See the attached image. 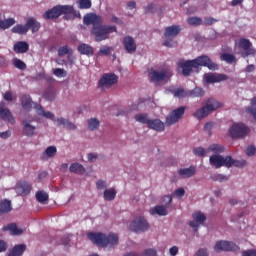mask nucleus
Returning <instances> with one entry per match:
<instances>
[{"instance_id": "f257e3e1", "label": "nucleus", "mask_w": 256, "mask_h": 256, "mask_svg": "<svg viewBox=\"0 0 256 256\" xmlns=\"http://www.w3.org/2000/svg\"><path fill=\"white\" fill-rule=\"evenodd\" d=\"M84 24L93 25L91 33L96 43L109 39L110 33L117 32V26L101 25V17L97 16V14L86 15L84 17Z\"/></svg>"}, {"instance_id": "f03ea898", "label": "nucleus", "mask_w": 256, "mask_h": 256, "mask_svg": "<svg viewBox=\"0 0 256 256\" xmlns=\"http://www.w3.org/2000/svg\"><path fill=\"white\" fill-rule=\"evenodd\" d=\"M199 67H208L211 71L219 69V65L213 63L208 56H200L194 60L179 59L177 62V70L181 71L184 77H189L193 73V69H199Z\"/></svg>"}, {"instance_id": "7ed1b4c3", "label": "nucleus", "mask_w": 256, "mask_h": 256, "mask_svg": "<svg viewBox=\"0 0 256 256\" xmlns=\"http://www.w3.org/2000/svg\"><path fill=\"white\" fill-rule=\"evenodd\" d=\"M87 237L98 247H117L119 245V235L113 232L108 235L101 232H90L87 234Z\"/></svg>"}, {"instance_id": "20e7f679", "label": "nucleus", "mask_w": 256, "mask_h": 256, "mask_svg": "<svg viewBox=\"0 0 256 256\" xmlns=\"http://www.w3.org/2000/svg\"><path fill=\"white\" fill-rule=\"evenodd\" d=\"M220 107L222 106L219 101L210 98L208 99L206 105L194 112L193 115L196 119H199V121H201V119H205V117H207L209 113H211L212 111H217V109H219Z\"/></svg>"}, {"instance_id": "39448f33", "label": "nucleus", "mask_w": 256, "mask_h": 256, "mask_svg": "<svg viewBox=\"0 0 256 256\" xmlns=\"http://www.w3.org/2000/svg\"><path fill=\"white\" fill-rule=\"evenodd\" d=\"M173 77V70L169 67L163 68L160 72L151 69L148 73V78L151 81V83H161L163 81H169Z\"/></svg>"}, {"instance_id": "423d86ee", "label": "nucleus", "mask_w": 256, "mask_h": 256, "mask_svg": "<svg viewBox=\"0 0 256 256\" xmlns=\"http://www.w3.org/2000/svg\"><path fill=\"white\" fill-rule=\"evenodd\" d=\"M250 129L244 123H234L229 129V134L232 139H243V137H247L250 133Z\"/></svg>"}, {"instance_id": "0eeeda50", "label": "nucleus", "mask_w": 256, "mask_h": 256, "mask_svg": "<svg viewBox=\"0 0 256 256\" xmlns=\"http://www.w3.org/2000/svg\"><path fill=\"white\" fill-rule=\"evenodd\" d=\"M229 161H231V156L223 157L219 154H214L209 158L210 165H213L215 169H221V167H227V169H231V164Z\"/></svg>"}, {"instance_id": "6e6552de", "label": "nucleus", "mask_w": 256, "mask_h": 256, "mask_svg": "<svg viewBox=\"0 0 256 256\" xmlns=\"http://www.w3.org/2000/svg\"><path fill=\"white\" fill-rule=\"evenodd\" d=\"M185 115V106H181L177 109L172 110L169 115L166 117L165 125L166 127H171L175 123H179L180 119H183Z\"/></svg>"}, {"instance_id": "1a4fd4ad", "label": "nucleus", "mask_w": 256, "mask_h": 256, "mask_svg": "<svg viewBox=\"0 0 256 256\" xmlns=\"http://www.w3.org/2000/svg\"><path fill=\"white\" fill-rule=\"evenodd\" d=\"M239 49H243L244 51L240 53L241 57L245 59V57H249L252 55H256V50L253 48V43H251L250 39L247 38H240L238 41Z\"/></svg>"}, {"instance_id": "9d476101", "label": "nucleus", "mask_w": 256, "mask_h": 256, "mask_svg": "<svg viewBox=\"0 0 256 256\" xmlns=\"http://www.w3.org/2000/svg\"><path fill=\"white\" fill-rule=\"evenodd\" d=\"M181 33V27L177 25L169 26L165 28L164 37L167 39L163 42L164 47H173V37H177Z\"/></svg>"}, {"instance_id": "9b49d317", "label": "nucleus", "mask_w": 256, "mask_h": 256, "mask_svg": "<svg viewBox=\"0 0 256 256\" xmlns=\"http://www.w3.org/2000/svg\"><path fill=\"white\" fill-rule=\"evenodd\" d=\"M119 81V77L113 73H105L102 75L98 82V87L100 89H111L115 83Z\"/></svg>"}, {"instance_id": "f8f14e48", "label": "nucleus", "mask_w": 256, "mask_h": 256, "mask_svg": "<svg viewBox=\"0 0 256 256\" xmlns=\"http://www.w3.org/2000/svg\"><path fill=\"white\" fill-rule=\"evenodd\" d=\"M149 229V223L145 217H138L130 224V231L134 233H143Z\"/></svg>"}, {"instance_id": "ddd939ff", "label": "nucleus", "mask_w": 256, "mask_h": 256, "mask_svg": "<svg viewBox=\"0 0 256 256\" xmlns=\"http://www.w3.org/2000/svg\"><path fill=\"white\" fill-rule=\"evenodd\" d=\"M214 250L216 253H221V251H239V247L234 242L220 240L214 246Z\"/></svg>"}, {"instance_id": "4468645a", "label": "nucleus", "mask_w": 256, "mask_h": 256, "mask_svg": "<svg viewBox=\"0 0 256 256\" xmlns=\"http://www.w3.org/2000/svg\"><path fill=\"white\" fill-rule=\"evenodd\" d=\"M0 117L6 123H10V125H15V118L13 117V114H11V111L6 108V104L4 101L0 102Z\"/></svg>"}, {"instance_id": "2eb2a0df", "label": "nucleus", "mask_w": 256, "mask_h": 256, "mask_svg": "<svg viewBox=\"0 0 256 256\" xmlns=\"http://www.w3.org/2000/svg\"><path fill=\"white\" fill-rule=\"evenodd\" d=\"M192 217L194 220L190 221L189 225L194 229V231H197L199 229V225H203L204 222L207 221V217L201 212H195Z\"/></svg>"}, {"instance_id": "dca6fc26", "label": "nucleus", "mask_w": 256, "mask_h": 256, "mask_svg": "<svg viewBox=\"0 0 256 256\" xmlns=\"http://www.w3.org/2000/svg\"><path fill=\"white\" fill-rule=\"evenodd\" d=\"M32 186L29 182L25 180H21L17 182L15 190L19 195H22V197H27L31 193Z\"/></svg>"}, {"instance_id": "f3484780", "label": "nucleus", "mask_w": 256, "mask_h": 256, "mask_svg": "<svg viewBox=\"0 0 256 256\" xmlns=\"http://www.w3.org/2000/svg\"><path fill=\"white\" fill-rule=\"evenodd\" d=\"M122 43L126 53L132 55V53H135V51H137V43L135 42V39L133 37L125 36Z\"/></svg>"}, {"instance_id": "a211bd4d", "label": "nucleus", "mask_w": 256, "mask_h": 256, "mask_svg": "<svg viewBox=\"0 0 256 256\" xmlns=\"http://www.w3.org/2000/svg\"><path fill=\"white\" fill-rule=\"evenodd\" d=\"M204 80L207 83H221V81H227V75L206 73L204 74Z\"/></svg>"}, {"instance_id": "6ab92c4d", "label": "nucleus", "mask_w": 256, "mask_h": 256, "mask_svg": "<svg viewBox=\"0 0 256 256\" xmlns=\"http://www.w3.org/2000/svg\"><path fill=\"white\" fill-rule=\"evenodd\" d=\"M34 109L40 117H45L46 119H51V121H55L57 123V119H55V114L49 111H45L41 104H34Z\"/></svg>"}, {"instance_id": "aec40b11", "label": "nucleus", "mask_w": 256, "mask_h": 256, "mask_svg": "<svg viewBox=\"0 0 256 256\" xmlns=\"http://www.w3.org/2000/svg\"><path fill=\"white\" fill-rule=\"evenodd\" d=\"M22 125H23V135H25L26 137H33V135H35V129H37V127L31 124V120L24 119L22 121Z\"/></svg>"}, {"instance_id": "412c9836", "label": "nucleus", "mask_w": 256, "mask_h": 256, "mask_svg": "<svg viewBox=\"0 0 256 256\" xmlns=\"http://www.w3.org/2000/svg\"><path fill=\"white\" fill-rule=\"evenodd\" d=\"M147 127L148 129H153V131H157L158 133L165 131V123L160 119H150Z\"/></svg>"}, {"instance_id": "4be33fe9", "label": "nucleus", "mask_w": 256, "mask_h": 256, "mask_svg": "<svg viewBox=\"0 0 256 256\" xmlns=\"http://www.w3.org/2000/svg\"><path fill=\"white\" fill-rule=\"evenodd\" d=\"M26 28L28 31H32V33H37L41 29V23L34 17H30L26 19Z\"/></svg>"}, {"instance_id": "5701e85b", "label": "nucleus", "mask_w": 256, "mask_h": 256, "mask_svg": "<svg viewBox=\"0 0 256 256\" xmlns=\"http://www.w3.org/2000/svg\"><path fill=\"white\" fill-rule=\"evenodd\" d=\"M197 173V168L195 166H190L189 168H181L178 170V175L182 177V179H189L193 177Z\"/></svg>"}, {"instance_id": "b1692460", "label": "nucleus", "mask_w": 256, "mask_h": 256, "mask_svg": "<svg viewBox=\"0 0 256 256\" xmlns=\"http://www.w3.org/2000/svg\"><path fill=\"white\" fill-rule=\"evenodd\" d=\"M13 51L17 54H24L29 51V43L26 41H18L13 45Z\"/></svg>"}, {"instance_id": "393cba45", "label": "nucleus", "mask_w": 256, "mask_h": 256, "mask_svg": "<svg viewBox=\"0 0 256 256\" xmlns=\"http://www.w3.org/2000/svg\"><path fill=\"white\" fill-rule=\"evenodd\" d=\"M56 125L58 127H65L69 131H75V129H77V126L73 122L65 118H57Z\"/></svg>"}, {"instance_id": "a878e982", "label": "nucleus", "mask_w": 256, "mask_h": 256, "mask_svg": "<svg viewBox=\"0 0 256 256\" xmlns=\"http://www.w3.org/2000/svg\"><path fill=\"white\" fill-rule=\"evenodd\" d=\"M20 101L22 108L25 109V111H31V109H33V99H31L29 94L22 95Z\"/></svg>"}, {"instance_id": "bb28decb", "label": "nucleus", "mask_w": 256, "mask_h": 256, "mask_svg": "<svg viewBox=\"0 0 256 256\" xmlns=\"http://www.w3.org/2000/svg\"><path fill=\"white\" fill-rule=\"evenodd\" d=\"M61 17V12H59V6H54L53 8L47 10L44 14V19H59Z\"/></svg>"}, {"instance_id": "cd10ccee", "label": "nucleus", "mask_w": 256, "mask_h": 256, "mask_svg": "<svg viewBox=\"0 0 256 256\" xmlns=\"http://www.w3.org/2000/svg\"><path fill=\"white\" fill-rule=\"evenodd\" d=\"M77 50L80 53V55H86L87 57L93 56L94 53V50L91 47V45L86 43L78 45Z\"/></svg>"}, {"instance_id": "c85d7f7f", "label": "nucleus", "mask_w": 256, "mask_h": 256, "mask_svg": "<svg viewBox=\"0 0 256 256\" xmlns=\"http://www.w3.org/2000/svg\"><path fill=\"white\" fill-rule=\"evenodd\" d=\"M27 250V246L25 244L15 245L10 251L9 256H21Z\"/></svg>"}, {"instance_id": "c756f323", "label": "nucleus", "mask_w": 256, "mask_h": 256, "mask_svg": "<svg viewBox=\"0 0 256 256\" xmlns=\"http://www.w3.org/2000/svg\"><path fill=\"white\" fill-rule=\"evenodd\" d=\"M2 231H9L10 235H22L23 230L17 228L16 223H10L2 228Z\"/></svg>"}, {"instance_id": "7c9ffc66", "label": "nucleus", "mask_w": 256, "mask_h": 256, "mask_svg": "<svg viewBox=\"0 0 256 256\" xmlns=\"http://www.w3.org/2000/svg\"><path fill=\"white\" fill-rule=\"evenodd\" d=\"M150 215H159L165 217L167 215V207L164 205H158L150 209Z\"/></svg>"}, {"instance_id": "2f4dec72", "label": "nucleus", "mask_w": 256, "mask_h": 256, "mask_svg": "<svg viewBox=\"0 0 256 256\" xmlns=\"http://www.w3.org/2000/svg\"><path fill=\"white\" fill-rule=\"evenodd\" d=\"M55 155H57V147L55 146H49L46 148V150L42 153L41 155V159L45 160L47 158L52 159V157H54Z\"/></svg>"}, {"instance_id": "473e14b6", "label": "nucleus", "mask_w": 256, "mask_h": 256, "mask_svg": "<svg viewBox=\"0 0 256 256\" xmlns=\"http://www.w3.org/2000/svg\"><path fill=\"white\" fill-rule=\"evenodd\" d=\"M208 153L212 152L215 155H221V153H225V146H223L222 144H211L208 148H207Z\"/></svg>"}, {"instance_id": "72a5a7b5", "label": "nucleus", "mask_w": 256, "mask_h": 256, "mask_svg": "<svg viewBox=\"0 0 256 256\" xmlns=\"http://www.w3.org/2000/svg\"><path fill=\"white\" fill-rule=\"evenodd\" d=\"M70 173H75L76 175H83L85 173V167L79 163H73L70 165Z\"/></svg>"}, {"instance_id": "f704fd0d", "label": "nucleus", "mask_w": 256, "mask_h": 256, "mask_svg": "<svg viewBox=\"0 0 256 256\" xmlns=\"http://www.w3.org/2000/svg\"><path fill=\"white\" fill-rule=\"evenodd\" d=\"M58 10L60 12V16L61 15H73V13H75V9L71 5H63V6L58 5Z\"/></svg>"}, {"instance_id": "c9c22d12", "label": "nucleus", "mask_w": 256, "mask_h": 256, "mask_svg": "<svg viewBox=\"0 0 256 256\" xmlns=\"http://www.w3.org/2000/svg\"><path fill=\"white\" fill-rule=\"evenodd\" d=\"M11 32L16 33L18 35H27V33H28L27 24H25V25L18 24L16 26L12 27Z\"/></svg>"}, {"instance_id": "e433bc0d", "label": "nucleus", "mask_w": 256, "mask_h": 256, "mask_svg": "<svg viewBox=\"0 0 256 256\" xmlns=\"http://www.w3.org/2000/svg\"><path fill=\"white\" fill-rule=\"evenodd\" d=\"M134 119L138 123H142V125H149V122L151 121V119H149V115L145 113L136 114Z\"/></svg>"}, {"instance_id": "4c0bfd02", "label": "nucleus", "mask_w": 256, "mask_h": 256, "mask_svg": "<svg viewBox=\"0 0 256 256\" xmlns=\"http://www.w3.org/2000/svg\"><path fill=\"white\" fill-rule=\"evenodd\" d=\"M117 197V191L114 188L106 189L104 191V200L113 201Z\"/></svg>"}, {"instance_id": "58836bf2", "label": "nucleus", "mask_w": 256, "mask_h": 256, "mask_svg": "<svg viewBox=\"0 0 256 256\" xmlns=\"http://www.w3.org/2000/svg\"><path fill=\"white\" fill-rule=\"evenodd\" d=\"M221 61H225V63H228L229 65L235 63L237 61V58L233 54L229 53H223L220 56Z\"/></svg>"}, {"instance_id": "ea45409f", "label": "nucleus", "mask_w": 256, "mask_h": 256, "mask_svg": "<svg viewBox=\"0 0 256 256\" xmlns=\"http://www.w3.org/2000/svg\"><path fill=\"white\" fill-rule=\"evenodd\" d=\"M36 199L38 203L45 204L47 201H49V194H47L45 191H38L36 192Z\"/></svg>"}, {"instance_id": "a19ab883", "label": "nucleus", "mask_w": 256, "mask_h": 256, "mask_svg": "<svg viewBox=\"0 0 256 256\" xmlns=\"http://www.w3.org/2000/svg\"><path fill=\"white\" fill-rule=\"evenodd\" d=\"M230 167H238L239 169H243V167L247 166L246 160H235L233 157L230 156Z\"/></svg>"}, {"instance_id": "79ce46f5", "label": "nucleus", "mask_w": 256, "mask_h": 256, "mask_svg": "<svg viewBox=\"0 0 256 256\" xmlns=\"http://www.w3.org/2000/svg\"><path fill=\"white\" fill-rule=\"evenodd\" d=\"M9 211H11V201L3 200L0 203V215H3V213H9Z\"/></svg>"}, {"instance_id": "37998d69", "label": "nucleus", "mask_w": 256, "mask_h": 256, "mask_svg": "<svg viewBox=\"0 0 256 256\" xmlns=\"http://www.w3.org/2000/svg\"><path fill=\"white\" fill-rule=\"evenodd\" d=\"M55 96H56L55 88L48 87L47 90L44 93V98L47 101H55Z\"/></svg>"}, {"instance_id": "c03bdc74", "label": "nucleus", "mask_w": 256, "mask_h": 256, "mask_svg": "<svg viewBox=\"0 0 256 256\" xmlns=\"http://www.w3.org/2000/svg\"><path fill=\"white\" fill-rule=\"evenodd\" d=\"M12 63H13V66L16 69H19L20 71H25V69H27V64L19 58H14Z\"/></svg>"}, {"instance_id": "a18cd8bd", "label": "nucleus", "mask_w": 256, "mask_h": 256, "mask_svg": "<svg viewBox=\"0 0 256 256\" xmlns=\"http://www.w3.org/2000/svg\"><path fill=\"white\" fill-rule=\"evenodd\" d=\"M203 95H205V91L199 87L188 92V97H203Z\"/></svg>"}, {"instance_id": "49530a36", "label": "nucleus", "mask_w": 256, "mask_h": 256, "mask_svg": "<svg viewBox=\"0 0 256 256\" xmlns=\"http://www.w3.org/2000/svg\"><path fill=\"white\" fill-rule=\"evenodd\" d=\"M187 23L190 24L192 27H199V25H203V19L199 17H189L187 19Z\"/></svg>"}, {"instance_id": "de8ad7c7", "label": "nucleus", "mask_w": 256, "mask_h": 256, "mask_svg": "<svg viewBox=\"0 0 256 256\" xmlns=\"http://www.w3.org/2000/svg\"><path fill=\"white\" fill-rule=\"evenodd\" d=\"M99 125H101V122L97 118H91L88 120V129L90 131H95V129H99Z\"/></svg>"}, {"instance_id": "09e8293b", "label": "nucleus", "mask_w": 256, "mask_h": 256, "mask_svg": "<svg viewBox=\"0 0 256 256\" xmlns=\"http://www.w3.org/2000/svg\"><path fill=\"white\" fill-rule=\"evenodd\" d=\"M14 24H15L14 18H8L5 20H2L0 24V29H9V27H13Z\"/></svg>"}, {"instance_id": "8fccbe9b", "label": "nucleus", "mask_w": 256, "mask_h": 256, "mask_svg": "<svg viewBox=\"0 0 256 256\" xmlns=\"http://www.w3.org/2000/svg\"><path fill=\"white\" fill-rule=\"evenodd\" d=\"M59 57H63V55H73V50L69 48V46H62L58 49Z\"/></svg>"}, {"instance_id": "3c124183", "label": "nucleus", "mask_w": 256, "mask_h": 256, "mask_svg": "<svg viewBox=\"0 0 256 256\" xmlns=\"http://www.w3.org/2000/svg\"><path fill=\"white\" fill-rule=\"evenodd\" d=\"M111 51H114L113 47L102 46L98 51V55L108 56V55H111Z\"/></svg>"}, {"instance_id": "603ef678", "label": "nucleus", "mask_w": 256, "mask_h": 256, "mask_svg": "<svg viewBox=\"0 0 256 256\" xmlns=\"http://www.w3.org/2000/svg\"><path fill=\"white\" fill-rule=\"evenodd\" d=\"M193 153L196 157H205V154L209 153L207 149L205 150L203 147H197L193 149Z\"/></svg>"}, {"instance_id": "864d4df0", "label": "nucleus", "mask_w": 256, "mask_h": 256, "mask_svg": "<svg viewBox=\"0 0 256 256\" xmlns=\"http://www.w3.org/2000/svg\"><path fill=\"white\" fill-rule=\"evenodd\" d=\"M173 93H174V97H179V98L189 97V92H185V90L182 88H178V89L174 90Z\"/></svg>"}, {"instance_id": "5fc2aeb1", "label": "nucleus", "mask_w": 256, "mask_h": 256, "mask_svg": "<svg viewBox=\"0 0 256 256\" xmlns=\"http://www.w3.org/2000/svg\"><path fill=\"white\" fill-rule=\"evenodd\" d=\"M53 75H55V77H67V71L63 68H56L53 70Z\"/></svg>"}, {"instance_id": "6e6d98bb", "label": "nucleus", "mask_w": 256, "mask_h": 256, "mask_svg": "<svg viewBox=\"0 0 256 256\" xmlns=\"http://www.w3.org/2000/svg\"><path fill=\"white\" fill-rule=\"evenodd\" d=\"M91 0H80L79 9H91Z\"/></svg>"}, {"instance_id": "4d7b16f0", "label": "nucleus", "mask_w": 256, "mask_h": 256, "mask_svg": "<svg viewBox=\"0 0 256 256\" xmlns=\"http://www.w3.org/2000/svg\"><path fill=\"white\" fill-rule=\"evenodd\" d=\"M162 203L164 207H171V203H173V197H171V195L163 196Z\"/></svg>"}, {"instance_id": "13d9d810", "label": "nucleus", "mask_w": 256, "mask_h": 256, "mask_svg": "<svg viewBox=\"0 0 256 256\" xmlns=\"http://www.w3.org/2000/svg\"><path fill=\"white\" fill-rule=\"evenodd\" d=\"M140 256H157V250L153 249V248H148L146 250H144Z\"/></svg>"}, {"instance_id": "bf43d9fd", "label": "nucleus", "mask_w": 256, "mask_h": 256, "mask_svg": "<svg viewBox=\"0 0 256 256\" xmlns=\"http://www.w3.org/2000/svg\"><path fill=\"white\" fill-rule=\"evenodd\" d=\"M213 181H219V183H223V181H227V176L223 174H214L211 176Z\"/></svg>"}, {"instance_id": "052dcab7", "label": "nucleus", "mask_w": 256, "mask_h": 256, "mask_svg": "<svg viewBox=\"0 0 256 256\" xmlns=\"http://www.w3.org/2000/svg\"><path fill=\"white\" fill-rule=\"evenodd\" d=\"M255 153H256V148H255V146L251 145V146H248V147L246 148V155H247L248 157H253V155H255Z\"/></svg>"}, {"instance_id": "680f3d73", "label": "nucleus", "mask_w": 256, "mask_h": 256, "mask_svg": "<svg viewBox=\"0 0 256 256\" xmlns=\"http://www.w3.org/2000/svg\"><path fill=\"white\" fill-rule=\"evenodd\" d=\"M217 19L213 18V17H206L204 18V25H213L215 23H217Z\"/></svg>"}, {"instance_id": "e2e57ef3", "label": "nucleus", "mask_w": 256, "mask_h": 256, "mask_svg": "<svg viewBox=\"0 0 256 256\" xmlns=\"http://www.w3.org/2000/svg\"><path fill=\"white\" fill-rule=\"evenodd\" d=\"M155 11V4L150 3L144 8V13H154Z\"/></svg>"}, {"instance_id": "0e129e2a", "label": "nucleus", "mask_w": 256, "mask_h": 256, "mask_svg": "<svg viewBox=\"0 0 256 256\" xmlns=\"http://www.w3.org/2000/svg\"><path fill=\"white\" fill-rule=\"evenodd\" d=\"M174 195H175L176 197H179V198L185 197V189H183V188H178V189H176V190L174 191Z\"/></svg>"}, {"instance_id": "69168bd1", "label": "nucleus", "mask_w": 256, "mask_h": 256, "mask_svg": "<svg viewBox=\"0 0 256 256\" xmlns=\"http://www.w3.org/2000/svg\"><path fill=\"white\" fill-rule=\"evenodd\" d=\"M96 187L99 190L107 189V183H105V181L103 180H98L96 183Z\"/></svg>"}, {"instance_id": "338daca9", "label": "nucleus", "mask_w": 256, "mask_h": 256, "mask_svg": "<svg viewBox=\"0 0 256 256\" xmlns=\"http://www.w3.org/2000/svg\"><path fill=\"white\" fill-rule=\"evenodd\" d=\"M194 256H209L206 248H200Z\"/></svg>"}, {"instance_id": "774afa93", "label": "nucleus", "mask_w": 256, "mask_h": 256, "mask_svg": "<svg viewBox=\"0 0 256 256\" xmlns=\"http://www.w3.org/2000/svg\"><path fill=\"white\" fill-rule=\"evenodd\" d=\"M242 256H256V250L255 249L246 250L242 253Z\"/></svg>"}]
</instances>
